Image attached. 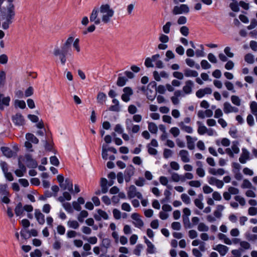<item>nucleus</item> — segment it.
Returning <instances> with one entry per match:
<instances>
[{
	"instance_id": "c85d7f7f",
	"label": "nucleus",
	"mask_w": 257,
	"mask_h": 257,
	"mask_svg": "<svg viewBox=\"0 0 257 257\" xmlns=\"http://www.w3.org/2000/svg\"><path fill=\"white\" fill-rule=\"evenodd\" d=\"M171 179L173 181L178 182L179 181L182 182H184L185 179L182 177V176L179 175L178 174L176 173H173L171 176Z\"/></svg>"
},
{
	"instance_id": "7ed1b4c3",
	"label": "nucleus",
	"mask_w": 257,
	"mask_h": 257,
	"mask_svg": "<svg viewBox=\"0 0 257 257\" xmlns=\"http://www.w3.org/2000/svg\"><path fill=\"white\" fill-rule=\"evenodd\" d=\"M15 16L14 6L10 4L7 8L6 15L2 16V19L4 21L2 23V28L4 30L9 29L10 25L13 23V20Z\"/></svg>"
},
{
	"instance_id": "58836bf2",
	"label": "nucleus",
	"mask_w": 257,
	"mask_h": 257,
	"mask_svg": "<svg viewBox=\"0 0 257 257\" xmlns=\"http://www.w3.org/2000/svg\"><path fill=\"white\" fill-rule=\"evenodd\" d=\"M234 199L236 201L238 202L241 206H243L245 205V200L242 197L239 195H236L234 196Z\"/></svg>"
},
{
	"instance_id": "f257e3e1",
	"label": "nucleus",
	"mask_w": 257,
	"mask_h": 257,
	"mask_svg": "<svg viewBox=\"0 0 257 257\" xmlns=\"http://www.w3.org/2000/svg\"><path fill=\"white\" fill-rule=\"evenodd\" d=\"M114 14L113 10L108 4H103L99 8H94L90 16V21L96 25L101 22L108 24L110 22Z\"/></svg>"
},
{
	"instance_id": "1a4fd4ad",
	"label": "nucleus",
	"mask_w": 257,
	"mask_h": 257,
	"mask_svg": "<svg viewBox=\"0 0 257 257\" xmlns=\"http://www.w3.org/2000/svg\"><path fill=\"white\" fill-rule=\"evenodd\" d=\"M131 218L135 221L133 222V224L136 227L141 228L144 226V222L140 218V215L138 213H133Z\"/></svg>"
},
{
	"instance_id": "4c0bfd02",
	"label": "nucleus",
	"mask_w": 257,
	"mask_h": 257,
	"mask_svg": "<svg viewBox=\"0 0 257 257\" xmlns=\"http://www.w3.org/2000/svg\"><path fill=\"white\" fill-rule=\"evenodd\" d=\"M182 218L184 227L185 228H191V225L190 222L189 217L187 216H183Z\"/></svg>"
},
{
	"instance_id": "dca6fc26",
	"label": "nucleus",
	"mask_w": 257,
	"mask_h": 257,
	"mask_svg": "<svg viewBox=\"0 0 257 257\" xmlns=\"http://www.w3.org/2000/svg\"><path fill=\"white\" fill-rule=\"evenodd\" d=\"M213 249L218 251L222 256L225 255L228 250V247L222 244H218Z\"/></svg>"
},
{
	"instance_id": "f3484780",
	"label": "nucleus",
	"mask_w": 257,
	"mask_h": 257,
	"mask_svg": "<svg viewBox=\"0 0 257 257\" xmlns=\"http://www.w3.org/2000/svg\"><path fill=\"white\" fill-rule=\"evenodd\" d=\"M179 155L183 162L188 163L190 162L189 153L187 150H182L180 151Z\"/></svg>"
},
{
	"instance_id": "0eeeda50",
	"label": "nucleus",
	"mask_w": 257,
	"mask_h": 257,
	"mask_svg": "<svg viewBox=\"0 0 257 257\" xmlns=\"http://www.w3.org/2000/svg\"><path fill=\"white\" fill-rule=\"evenodd\" d=\"M13 122L15 125L18 126H21L24 124L25 119L22 115L18 113L12 116Z\"/></svg>"
},
{
	"instance_id": "5701e85b",
	"label": "nucleus",
	"mask_w": 257,
	"mask_h": 257,
	"mask_svg": "<svg viewBox=\"0 0 257 257\" xmlns=\"http://www.w3.org/2000/svg\"><path fill=\"white\" fill-rule=\"evenodd\" d=\"M137 193V188L134 185H131L127 191V197L129 199L134 198Z\"/></svg>"
},
{
	"instance_id": "a211bd4d",
	"label": "nucleus",
	"mask_w": 257,
	"mask_h": 257,
	"mask_svg": "<svg viewBox=\"0 0 257 257\" xmlns=\"http://www.w3.org/2000/svg\"><path fill=\"white\" fill-rule=\"evenodd\" d=\"M193 83L191 80H187L185 82V85L183 87V91L185 94H190L192 92Z\"/></svg>"
},
{
	"instance_id": "8fccbe9b",
	"label": "nucleus",
	"mask_w": 257,
	"mask_h": 257,
	"mask_svg": "<svg viewBox=\"0 0 257 257\" xmlns=\"http://www.w3.org/2000/svg\"><path fill=\"white\" fill-rule=\"evenodd\" d=\"M62 206L65 208V209L68 212H73V209L70 203L64 202L63 203H62Z\"/></svg>"
},
{
	"instance_id": "e2e57ef3",
	"label": "nucleus",
	"mask_w": 257,
	"mask_h": 257,
	"mask_svg": "<svg viewBox=\"0 0 257 257\" xmlns=\"http://www.w3.org/2000/svg\"><path fill=\"white\" fill-rule=\"evenodd\" d=\"M180 32L184 36H187L189 34V29L186 26H182L180 28Z\"/></svg>"
},
{
	"instance_id": "9d476101",
	"label": "nucleus",
	"mask_w": 257,
	"mask_h": 257,
	"mask_svg": "<svg viewBox=\"0 0 257 257\" xmlns=\"http://www.w3.org/2000/svg\"><path fill=\"white\" fill-rule=\"evenodd\" d=\"M26 164L29 168H36L38 164L37 162L34 160L32 156L30 155H27L25 156Z\"/></svg>"
},
{
	"instance_id": "f03ea898",
	"label": "nucleus",
	"mask_w": 257,
	"mask_h": 257,
	"mask_svg": "<svg viewBox=\"0 0 257 257\" xmlns=\"http://www.w3.org/2000/svg\"><path fill=\"white\" fill-rule=\"evenodd\" d=\"M74 41L73 37H69L61 47L54 49L53 54L56 56H59L62 65H65L66 62V56L71 50V45Z\"/></svg>"
},
{
	"instance_id": "37998d69",
	"label": "nucleus",
	"mask_w": 257,
	"mask_h": 257,
	"mask_svg": "<svg viewBox=\"0 0 257 257\" xmlns=\"http://www.w3.org/2000/svg\"><path fill=\"white\" fill-rule=\"evenodd\" d=\"M143 248V246L141 244H138L136 245L135 249L134 250V253L137 255H140L141 250Z\"/></svg>"
},
{
	"instance_id": "69168bd1",
	"label": "nucleus",
	"mask_w": 257,
	"mask_h": 257,
	"mask_svg": "<svg viewBox=\"0 0 257 257\" xmlns=\"http://www.w3.org/2000/svg\"><path fill=\"white\" fill-rule=\"evenodd\" d=\"M30 255L31 257H41L42 256V253L39 249H36L34 252H31Z\"/></svg>"
},
{
	"instance_id": "79ce46f5",
	"label": "nucleus",
	"mask_w": 257,
	"mask_h": 257,
	"mask_svg": "<svg viewBox=\"0 0 257 257\" xmlns=\"http://www.w3.org/2000/svg\"><path fill=\"white\" fill-rule=\"evenodd\" d=\"M6 81V73L4 71H0V86H3Z\"/></svg>"
},
{
	"instance_id": "6e6552de",
	"label": "nucleus",
	"mask_w": 257,
	"mask_h": 257,
	"mask_svg": "<svg viewBox=\"0 0 257 257\" xmlns=\"http://www.w3.org/2000/svg\"><path fill=\"white\" fill-rule=\"evenodd\" d=\"M123 94L121 95V99L124 102H127L130 100V97L133 94L132 88L130 87H125L123 89Z\"/></svg>"
},
{
	"instance_id": "473e14b6",
	"label": "nucleus",
	"mask_w": 257,
	"mask_h": 257,
	"mask_svg": "<svg viewBox=\"0 0 257 257\" xmlns=\"http://www.w3.org/2000/svg\"><path fill=\"white\" fill-rule=\"evenodd\" d=\"M232 106L228 102H225L223 104V110L225 113L231 112Z\"/></svg>"
},
{
	"instance_id": "9b49d317",
	"label": "nucleus",
	"mask_w": 257,
	"mask_h": 257,
	"mask_svg": "<svg viewBox=\"0 0 257 257\" xmlns=\"http://www.w3.org/2000/svg\"><path fill=\"white\" fill-rule=\"evenodd\" d=\"M208 181L210 185H216L219 188H221L224 185L222 181L219 180L214 177L209 178Z\"/></svg>"
},
{
	"instance_id": "3c124183",
	"label": "nucleus",
	"mask_w": 257,
	"mask_h": 257,
	"mask_svg": "<svg viewBox=\"0 0 257 257\" xmlns=\"http://www.w3.org/2000/svg\"><path fill=\"white\" fill-rule=\"evenodd\" d=\"M15 105L19 107L22 109H24L26 107V103L24 100H15Z\"/></svg>"
},
{
	"instance_id": "338daca9",
	"label": "nucleus",
	"mask_w": 257,
	"mask_h": 257,
	"mask_svg": "<svg viewBox=\"0 0 257 257\" xmlns=\"http://www.w3.org/2000/svg\"><path fill=\"white\" fill-rule=\"evenodd\" d=\"M182 201L186 204H189L190 203V199L189 197L186 194H182L181 196Z\"/></svg>"
},
{
	"instance_id": "a19ab883",
	"label": "nucleus",
	"mask_w": 257,
	"mask_h": 257,
	"mask_svg": "<svg viewBox=\"0 0 257 257\" xmlns=\"http://www.w3.org/2000/svg\"><path fill=\"white\" fill-rule=\"evenodd\" d=\"M197 229L200 231H207L209 229V227L204 223L201 222L198 224Z\"/></svg>"
},
{
	"instance_id": "a878e982",
	"label": "nucleus",
	"mask_w": 257,
	"mask_h": 257,
	"mask_svg": "<svg viewBox=\"0 0 257 257\" xmlns=\"http://www.w3.org/2000/svg\"><path fill=\"white\" fill-rule=\"evenodd\" d=\"M26 138L27 141L31 143L37 144L39 143V140L33 134L28 133L26 135Z\"/></svg>"
},
{
	"instance_id": "bb28decb",
	"label": "nucleus",
	"mask_w": 257,
	"mask_h": 257,
	"mask_svg": "<svg viewBox=\"0 0 257 257\" xmlns=\"http://www.w3.org/2000/svg\"><path fill=\"white\" fill-rule=\"evenodd\" d=\"M217 236L219 239L223 240L225 244L228 245H231L232 244L231 240L229 238L227 237L226 235H225L224 234H223L222 233H219L218 234Z\"/></svg>"
},
{
	"instance_id": "680f3d73",
	"label": "nucleus",
	"mask_w": 257,
	"mask_h": 257,
	"mask_svg": "<svg viewBox=\"0 0 257 257\" xmlns=\"http://www.w3.org/2000/svg\"><path fill=\"white\" fill-rule=\"evenodd\" d=\"M230 9L234 12H237L239 11V8L238 7L237 3H231L229 5Z\"/></svg>"
},
{
	"instance_id": "f704fd0d",
	"label": "nucleus",
	"mask_w": 257,
	"mask_h": 257,
	"mask_svg": "<svg viewBox=\"0 0 257 257\" xmlns=\"http://www.w3.org/2000/svg\"><path fill=\"white\" fill-rule=\"evenodd\" d=\"M127 81V79L124 77L119 76L116 82V84L118 86L122 87L125 84Z\"/></svg>"
},
{
	"instance_id": "5fc2aeb1",
	"label": "nucleus",
	"mask_w": 257,
	"mask_h": 257,
	"mask_svg": "<svg viewBox=\"0 0 257 257\" xmlns=\"http://www.w3.org/2000/svg\"><path fill=\"white\" fill-rule=\"evenodd\" d=\"M250 107L251 112L253 114L257 113V103L255 101H252L250 104Z\"/></svg>"
},
{
	"instance_id": "ddd939ff",
	"label": "nucleus",
	"mask_w": 257,
	"mask_h": 257,
	"mask_svg": "<svg viewBox=\"0 0 257 257\" xmlns=\"http://www.w3.org/2000/svg\"><path fill=\"white\" fill-rule=\"evenodd\" d=\"M60 187L63 190H67L70 192H72L73 190V183L72 181L69 179L66 178L65 180V183L62 185H60Z\"/></svg>"
},
{
	"instance_id": "a18cd8bd",
	"label": "nucleus",
	"mask_w": 257,
	"mask_h": 257,
	"mask_svg": "<svg viewBox=\"0 0 257 257\" xmlns=\"http://www.w3.org/2000/svg\"><path fill=\"white\" fill-rule=\"evenodd\" d=\"M172 24L170 22H168L163 26V30L165 34H169L170 33V27Z\"/></svg>"
},
{
	"instance_id": "4468645a",
	"label": "nucleus",
	"mask_w": 257,
	"mask_h": 257,
	"mask_svg": "<svg viewBox=\"0 0 257 257\" xmlns=\"http://www.w3.org/2000/svg\"><path fill=\"white\" fill-rule=\"evenodd\" d=\"M35 216L37 221L40 225H43L44 224L45 221V216L41 212L39 209H35Z\"/></svg>"
},
{
	"instance_id": "c756f323",
	"label": "nucleus",
	"mask_w": 257,
	"mask_h": 257,
	"mask_svg": "<svg viewBox=\"0 0 257 257\" xmlns=\"http://www.w3.org/2000/svg\"><path fill=\"white\" fill-rule=\"evenodd\" d=\"M186 138L187 140L188 148L189 150H193L195 148V146L192 137L190 136H186Z\"/></svg>"
},
{
	"instance_id": "ea45409f",
	"label": "nucleus",
	"mask_w": 257,
	"mask_h": 257,
	"mask_svg": "<svg viewBox=\"0 0 257 257\" xmlns=\"http://www.w3.org/2000/svg\"><path fill=\"white\" fill-rule=\"evenodd\" d=\"M159 41L162 43H167L169 41V38L168 36L161 34L159 38Z\"/></svg>"
},
{
	"instance_id": "603ef678",
	"label": "nucleus",
	"mask_w": 257,
	"mask_h": 257,
	"mask_svg": "<svg viewBox=\"0 0 257 257\" xmlns=\"http://www.w3.org/2000/svg\"><path fill=\"white\" fill-rule=\"evenodd\" d=\"M244 60L246 62L249 64L253 63L254 61L253 57L250 54H246L244 57Z\"/></svg>"
},
{
	"instance_id": "09e8293b",
	"label": "nucleus",
	"mask_w": 257,
	"mask_h": 257,
	"mask_svg": "<svg viewBox=\"0 0 257 257\" xmlns=\"http://www.w3.org/2000/svg\"><path fill=\"white\" fill-rule=\"evenodd\" d=\"M252 187L251 183L248 180H243V183L241 185V187L242 188H251Z\"/></svg>"
},
{
	"instance_id": "6e6d98bb",
	"label": "nucleus",
	"mask_w": 257,
	"mask_h": 257,
	"mask_svg": "<svg viewBox=\"0 0 257 257\" xmlns=\"http://www.w3.org/2000/svg\"><path fill=\"white\" fill-rule=\"evenodd\" d=\"M228 191L229 192L230 194L232 195H237L239 192V190H238V189L233 187H229L228 188Z\"/></svg>"
},
{
	"instance_id": "de8ad7c7",
	"label": "nucleus",
	"mask_w": 257,
	"mask_h": 257,
	"mask_svg": "<svg viewBox=\"0 0 257 257\" xmlns=\"http://www.w3.org/2000/svg\"><path fill=\"white\" fill-rule=\"evenodd\" d=\"M200 48L201 49V50H197L195 51V54L197 57H203L204 56L203 45H201Z\"/></svg>"
},
{
	"instance_id": "6ab92c4d",
	"label": "nucleus",
	"mask_w": 257,
	"mask_h": 257,
	"mask_svg": "<svg viewBox=\"0 0 257 257\" xmlns=\"http://www.w3.org/2000/svg\"><path fill=\"white\" fill-rule=\"evenodd\" d=\"M249 159V153L245 149H242V152L239 158V162L242 164L246 163V160Z\"/></svg>"
},
{
	"instance_id": "f8f14e48",
	"label": "nucleus",
	"mask_w": 257,
	"mask_h": 257,
	"mask_svg": "<svg viewBox=\"0 0 257 257\" xmlns=\"http://www.w3.org/2000/svg\"><path fill=\"white\" fill-rule=\"evenodd\" d=\"M10 101V97H5L4 94H0V109L3 110L4 106H8Z\"/></svg>"
},
{
	"instance_id": "39448f33",
	"label": "nucleus",
	"mask_w": 257,
	"mask_h": 257,
	"mask_svg": "<svg viewBox=\"0 0 257 257\" xmlns=\"http://www.w3.org/2000/svg\"><path fill=\"white\" fill-rule=\"evenodd\" d=\"M135 169L132 165H128L124 171V179L126 182L131 180V177L134 175Z\"/></svg>"
},
{
	"instance_id": "4be33fe9",
	"label": "nucleus",
	"mask_w": 257,
	"mask_h": 257,
	"mask_svg": "<svg viewBox=\"0 0 257 257\" xmlns=\"http://www.w3.org/2000/svg\"><path fill=\"white\" fill-rule=\"evenodd\" d=\"M145 242L147 245V252L150 254L154 253L155 248L153 244L146 238H145Z\"/></svg>"
},
{
	"instance_id": "bf43d9fd",
	"label": "nucleus",
	"mask_w": 257,
	"mask_h": 257,
	"mask_svg": "<svg viewBox=\"0 0 257 257\" xmlns=\"http://www.w3.org/2000/svg\"><path fill=\"white\" fill-rule=\"evenodd\" d=\"M148 151L150 155H156L157 154V150L150 146V144L147 145Z\"/></svg>"
},
{
	"instance_id": "7c9ffc66",
	"label": "nucleus",
	"mask_w": 257,
	"mask_h": 257,
	"mask_svg": "<svg viewBox=\"0 0 257 257\" xmlns=\"http://www.w3.org/2000/svg\"><path fill=\"white\" fill-rule=\"evenodd\" d=\"M24 208H23L22 204L20 202L15 208V212L17 216L22 215L23 213Z\"/></svg>"
},
{
	"instance_id": "13d9d810",
	"label": "nucleus",
	"mask_w": 257,
	"mask_h": 257,
	"mask_svg": "<svg viewBox=\"0 0 257 257\" xmlns=\"http://www.w3.org/2000/svg\"><path fill=\"white\" fill-rule=\"evenodd\" d=\"M238 142H233L232 145L231 146V149L233 153L235 154H238L239 152V149L238 147Z\"/></svg>"
},
{
	"instance_id": "4d7b16f0",
	"label": "nucleus",
	"mask_w": 257,
	"mask_h": 257,
	"mask_svg": "<svg viewBox=\"0 0 257 257\" xmlns=\"http://www.w3.org/2000/svg\"><path fill=\"white\" fill-rule=\"evenodd\" d=\"M201 65L203 69H207L211 68V65L205 60H203L201 62Z\"/></svg>"
},
{
	"instance_id": "864d4df0",
	"label": "nucleus",
	"mask_w": 257,
	"mask_h": 257,
	"mask_svg": "<svg viewBox=\"0 0 257 257\" xmlns=\"http://www.w3.org/2000/svg\"><path fill=\"white\" fill-rule=\"evenodd\" d=\"M170 132L174 137H177L180 134V131L179 128L176 127H172L170 130Z\"/></svg>"
},
{
	"instance_id": "e433bc0d",
	"label": "nucleus",
	"mask_w": 257,
	"mask_h": 257,
	"mask_svg": "<svg viewBox=\"0 0 257 257\" xmlns=\"http://www.w3.org/2000/svg\"><path fill=\"white\" fill-rule=\"evenodd\" d=\"M68 225L73 229H77L79 227V224L76 220H69L67 222Z\"/></svg>"
},
{
	"instance_id": "49530a36",
	"label": "nucleus",
	"mask_w": 257,
	"mask_h": 257,
	"mask_svg": "<svg viewBox=\"0 0 257 257\" xmlns=\"http://www.w3.org/2000/svg\"><path fill=\"white\" fill-rule=\"evenodd\" d=\"M106 146L103 145L102 148V157L103 159L106 160L108 159L107 150Z\"/></svg>"
},
{
	"instance_id": "aec40b11",
	"label": "nucleus",
	"mask_w": 257,
	"mask_h": 257,
	"mask_svg": "<svg viewBox=\"0 0 257 257\" xmlns=\"http://www.w3.org/2000/svg\"><path fill=\"white\" fill-rule=\"evenodd\" d=\"M107 96L106 94L102 92H99L98 93L97 95V102L99 104L101 105H103L105 102L106 100Z\"/></svg>"
},
{
	"instance_id": "c03bdc74",
	"label": "nucleus",
	"mask_w": 257,
	"mask_h": 257,
	"mask_svg": "<svg viewBox=\"0 0 257 257\" xmlns=\"http://www.w3.org/2000/svg\"><path fill=\"white\" fill-rule=\"evenodd\" d=\"M224 84L227 90L231 91L233 93L235 92V90L234 89L233 85L231 82L227 81L225 82Z\"/></svg>"
},
{
	"instance_id": "2eb2a0df",
	"label": "nucleus",
	"mask_w": 257,
	"mask_h": 257,
	"mask_svg": "<svg viewBox=\"0 0 257 257\" xmlns=\"http://www.w3.org/2000/svg\"><path fill=\"white\" fill-rule=\"evenodd\" d=\"M98 214H95L94 215V218L97 221L101 220V218H103L104 219H107L108 218V216L106 212L101 210L98 209L97 210Z\"/></svg>"
},
{
	"instance_id": "052dcab7",
	"label": "nucleus",
	"mask_w": 257,
	"mask_h": 257,
	"mask_svg": "<svg viewBox=\"0 0 257 257\" xmlns=\"http://www.w3.org/2000/svg\"><path fill=\"white\" fill-rule=\"evenodd\" d=\"M112 213L115 219H119L121 218V212L119 210L114 209L112 211Z\"/></svg>"
},
{
	"instance_id": "412c9836",
	"label": "nucleus",
	"mask_w": 257,
	"mask_h": 257,
	"mask_svg": "<svg viewBox=\"0 0 257 257\" xmlns=\"http://www.w3.org/2000/svg\"><path fill=\"white\" fill-rule=\"evenodd\" d=\"M1 150L4 155L8 158H11L14 155L13 151L10 148L2 147Z\"/></svg>"
},
{
	"instance_id": "b1692460",
	"label": "nucleus",
	"mask_w": 257,
	"mask_h": 257,
	"mask_svg": "<svg viewBox=\"0 0 257 257\" xmlns=\"http://www.w3.org/2000/svg\"><path fill=\"white\" fill-rule=\"evenodd\" d=\"M71 199V196L70 194L68 192H64L63 193V196H60L57 198V200L61 203H63L64 202H65V200L69 201Z\"/></svg>"
},
{
	"instance_id": "c9c22d12",
	"label": "nucleus",
	"mask_w": 257,
	"mask_h": 257,
	"mask_svg": "<svg viewBox=\"0 0 257 257\" xmlns=\"http://www.w3.org/2000/svg\"><path fill=\"white\" fill-rule=\"evenodd\" d=\"M88 213L86 210H82L80 212L78 217V220L80 222H82L84 221V218L87 217Z\"/></svg>"
},
{
	"instance_id": "72a5a7b5",
	"label": "nucleus",
	"mask_w": 257,
	"mask_h": 257,
	"mask_svg": "<svg viewBox=\"0 0 257 257\" xmlns=\"http://www.w3.org/2000/svg\"><path fill=\"white\" fill-rule=\"evenodd\" d=\"M231 100L233 104L237 106H240L241 104V100L238 96L232 95L231 96Z\"/></svg>"
},
{
	"instance_id": "774afa93",
	"label": "nucleus",
	"mask_w": 257,
	"mask_h": 257,
	"mask_svg": "<svg viewBox=\"0 0 257 257\" xmlns=\"http://www.w3.org/2000/svg\"><path fill=\"white\" fill-rule=\"evenodd\" d=\"M257 26V20L255 19H252L251 20L250 25L247 26V29L251 30Z\"/></svg>"
},
{
	"instance_id": "393cba45",
	"label": "nucleus",
	"mask_w": 257,
	"mask_h": 257,
	"mask_svg": "<svg viewBox=\"0 0 257 257\" xmlns=\"http://www.w3.org/2000/svg\"><path fill=\"white\" fill-rule=\"evenodd\" d=\"M107 180L104 178H101L100 179V186L101 187V192L103 193H106L108 191L107 187Z\"/></svg>"
},
{
	"instance_id": "0e129e2a",
	"label": "nucleus",
	"mask_w": 257,
	"mask_h": 257,
	"mask_svg": "<svg viewBox=\"0 0 257 257\" xmlns=\"http://www.w3.org/2000/svg\"><path fill=\"white\" fill-rule=\"evenodd\" d=\"M50 162L52 165L55 166H58L59 165V161L56 156H52L50 157Z\"/></svg>"
},
{
	"instance_id": "20e7f679",
	"label": "nucleus",
	"mask_w": 257,
	"mask_h": 257,
	"mask_svg": "<svg viewBox=\"0 0 257 257\" xmlns=\"http://www.w3.org/2000/svg\"><path fill=\"white\" fill-rule=\"evenodd\" d=\"M126 128L128 132L131 131L133 133H137L140 130L139 125H133L132 120L131 119L127 118L125 120Z\"/></svg>"
},
{
	"instance_id": "423d86ee",
	"label": "nucleus",
	"mask_w": 257,
	"mask_h": 257,
	"mask_svg": "<svg viewBox=\"0 0 257 257\" xmlns=\"http://www.w3.org/2000/svg\"><path fill=\"white\" fill-rule=\"evenodd\" d=\"M189 11V9L187 5L183 4L181 5L180 7H174L173 12L174 14L177 15L182 13H188Z\"/></svg>"
},
{
	"instance_id": "cd10ccee",
	"label": "nucleus",
	"mask_w": 257,
	"mask_h": 257,
	"mask_svg": "<svg viewBox=\"0 0 257 257\" xmlns=\"http://www.w3.org/2000/svg\"><path fill=\"white\" fill-rule=\"evenodd\" d=\"M184 75L186 77H197L198 74L196 71L186 69L184 70Z\"/></svg>"
},
{
	"instance_id": "2f4dec72",
	"label": "nucleus",
	"mask_w": 257,
	"mask_h": 257,
	"mask_svg": "<svg viewBox=\"0 0 257 257\" xmlns=\"http://www.w3.org/2000/svg\"><path fill=\"white\" fill-rule=\"evenodd\" d=\"M148 129L152 134H156L158 131V127L156 124L154 122H149L148 124Z\"/></svg>"
}]
</instances>
